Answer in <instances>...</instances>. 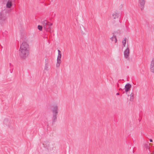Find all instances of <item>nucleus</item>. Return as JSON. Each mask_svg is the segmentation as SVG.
Segmentation results:
<instances>
[{"instance_id": "ddd939ff", "label": "nucleus", "mask_w": 154, "mask_h": 154, "mask_svg": "<svg viewBox=\"0 0 154 154\" xmlns=\"http://www.w3.org/2000/svg\"><path fill=\"white\" fill-rule=\"evenodd\" d=\"M110 39L112 41H114L115 43H116L117 42L116 36L115 35H113L112 37Z\"/></svg>"}, {"instance_id": "412c9836", "label": "nucleus", "mask_w": 154, "mask_h": 154, "mask_svg": "<svg viewBox=\"0 0 154 154\" xmlns=\"http://www.w3.org/2000/svg\"><path fill=\"white\" fill-rule=\"evenodd\" d=\"M38 28L39 30L42 31V26L41 25H38Z\"/></svg>"}, {"instance_id": "4be33fe9", "label": "nucleus", "mask_w": 154, "mask_h": 154, "mask_svg": "<svg viewBox=\"0 0 154 154\" xmlns=\"http://www.w3.org/2000/svg\"><path fill=\"white\" fill-rule=\"evenodd\" d=\"M57 63L60 64L61 63V59H57Z\"/></svg>"}, {"instance_id": "aec40b11", "label": "nucleus", "mask_w": 154, "mask_h": 154, "mask_svg": "<svg viewBox=\"0 0 154 154\" xmlns=\"http://www.w3.org/2000/svg\"><path fill=\"white\" fill-rule=\"evenodd\" d=\"M48 66L47 65V63H45V69L46 71H48Z\"/></svg>"}, {"instance_id": "bb28decb", "label": "nucleus", "mask_w": 154, "mask_h": 154, "mask_svg": "<svg viewBox=\"0 0 154 154\" xmlns=\"http://www.w3.org/2000/svg\"><path fill=\"white\" fill-rule=\"evenodd\" d=\"M149 154H154V153H149Z\"/></svg>"}, {"instance_id": "c85d7f7f", "label": "nucleus", "mask_w": 154, "mask_h": 154, "mask_svg": "<svg viewBox=\"0 0 154 154\" xmlns=\"http://www.w3.org/2000/svg\"><path fill=\"white\" fill-rule=\"evenodd\" d=\"M47 123V125H48V124Z\"/></svg>"}, {"instance_id": "f8f14e48", "label": "nucleus", "mask_w": 154, "mask_h": 154, "mask_svg": "<svg viewBox=\"0 0 154 154\" xmlns=\"http://www.w3.org/2000/svg\"><path fill=\"white\" fill-rule=\"evenodd\" d=\"M44 145V146L45 148H46L47 149L50 147L51 145H52V144H51L49 142H47V143H44L43 144Z\"/></svg>"}, {"instance_id": "7ed1b4c3", "label": "nucleus", "mask_w": 154, "mask_h": 154, "mask_svg": "<svg viewBox=\"0 0 154 154\" xmlns=\"http://www.w3.org/2000/svg\"><path fill=\"white\" fill-rule=\"evenodd\" d=\"M112 19H120L121 18V14L119 13L114 12L113 13L111 17Z\"/></svg>"}, {"instance_id": "20e7f679", "label": "nucleus", "mask_w": 154, "mask_h": 154, "mask_svg": "<svg viewBox=\"0 0 154 154\" xmlns=\"http://www.w3.org/2000/svg\"><path fill=\"white\" fill-rule=\"evenodd\" d=\"M139 6L141 10L144 9L145 3V0H139Z\"/></svg>"}, {"instance_id": "a878e982", "label": "nucleus", "mask_w": 154, "mask_h": 154, "mask_svg": "<svg viewBox=\"0 0 154 154\" xmlns=\"http://www.w3.org/2000/svg\"><path fill=\"white\" fill-rule=\"evenodd\" d=\"M0 20V22H1V21H4V20Z\"/></svg>"}, {"instance_id": "f3484780", "label": "nucleus", "mask_w": 154, "mask_h": 154, "mask_svg": "<svg viewBox=\"0 0 154 154\" xmlns=\"http://www.w3.org/2000/svg\"><path fill=\"white\" fill-rule=\"evenodd\" d=\"M80 29L82 33H84V31H86V30L85 29L84 26L82 25V26H80Z\"/></svg>"}, {"instance_id": "423d86ee", "label": "nucleus", "mask_w": 154, "mask_h": 154, "mask_svg": "<svg viewBox=\"0 0 154 154\" xmlns=\"http://www.w3.org/2000/svg\"><path fill=\"white\" fill-rule=\"evenodd\" d=\"M129 54L130 52L129 48L128 47H127V48L124 51V57L126 59L128 58Z\"/></svg>"}, {"instance_id": "5701e85b", "label": "nucleus", "mask_w": 154, "mask_h": 154, "mask_svg": "<svg viewBox=\"0 0 154 154\" xmlns=\"http://www.w3.org/2000/svg\"><path fill=\"white\" fill-rule=\"evenodd\" d=\"M60 64L57 63L56 65L57 67H59L60 66Z\"/></svg>"}, {"instance_id": "6e6552de", "label": "nucleus", "mask_w": 154, "mask_h": 154, "mask_svg": "<svg viewBox=\"0 0 154 154\" xmlns=\"http://www.w3.org/2000/svg\"><path fill=\"white\" fill-rule=\"evenodd\" d=\"M52 113H57L58 112V106L57 105H54L53 106L52 109Z\"/></svg>"}, {"instance_id": "39448f33", "label": "nucleus", "mask_w": 154, "mask_h": 154, "mask_svg": "<svg viewBox=\"0 0 154 154\" xmlns=\"http://www.w3.org/2000/svg\"><path fill=\"white\" fill-rule=\"evenodd\" d=\"M5 1H7L6 4V7L7 8H11L12 6V2H14L15 0H4Z\"/></svg>"}, {"instance_id": "4468645a", "label": "nucleus", "mask_w": 154, "mask_h": 154, "mask_svg": "<svg viewBox=\"0 0 154 154\" xmlns=\"http://www.w3.org/2000/svg\"><path fill=\"white\" fill-rule=\"evenodd\" d=\"M54 145H51V146L48 147L47 149L49 152H51L54 149Z\"/></svg>"}, {"instance_id": "393cba45", "label": "nucleus", "mask_w": 154, "mask_h": 154, "mask_svg": "<svg viewBox=\"0 0 154 154\" xmlns=\"http://www.w3.org/2000/svg\"><path fill=\"white\" fill-rule=\"evenodd\" d=\"M119 93H117L116 94V95H119Z\"/></svg>"}, {"instance_id": "9b49d317", "label": "nucleus", "mask_w": 154, "mask_h": 154, "mask_svg": "<svg viewBox=\"0 0 154 154\" xmlns=\"http://www.w3.org/2000/svg\"><path fill=\"white\" fill-rule=\"evenodd\" d=\"M4 123L7 125H9L11 123V121L8 119H5L4 120Z\"/></svg>"}, {"instance_id": "f257e3e1", "label": "nucleus", "mask_w": 154, "mask_h": 154, "mask_svg": "<svg viewBox=\"0 0 154 154\" xmlns=\"http://www.w3.org/2000/svg\"><path fill=\"white\" fill-rule=\"evenodd\" d=\"M29 47L27 43L23 42L20 45L19 50L20 56L25 58L29 54Z\"/></svg>"}, {"instance_id": "0eeeda50", "label": "nucleus", "mask_w": 154, "mask_h": 154, "mask_svg": "<svg viewBox=\"0 0 154 154\" xmlns=\"http://www.w3.org/2000/svg\"><path fill=\"white\" fill-rule=\"evenodd\" d=\"M131 87V85L129 83H127L125 85L124 89H125V91L126 93L130 90Z\"/></svg>"}, {"instance_id": "f03ea898", "label": "nucleus", "mask_w": 154, "mask_h": 154, "mask_svg": "<svg viewBox=\"0 0 154 154\" xmlns=\"http://www.w3.org/2000/svg\"><path fill=\"white\" fill-rule=\"evenodd\" d=\"M44 28H45L46 31H49L51 30V26L52 25V23H49L47 20H44L43 22Z\"/></svg>"}, {"instance_id": "9d476101", "label": "nucleus", "mask_w": 154, "mask_h": 154, "mask_svg": "<svg viewBox=\"0 0 154 154\" xmlns=\"http://www.w3.org/2000/svg\"><path fill=\"white\" fill-rule=\"evenodd\" d=\"M150 69L151 71L152 72L154 73V60H152L151 62Z\"/></svg>"}, {"instance_id": "dca6fc26", "label": "nucleus", "mask_w": 154, "mask_h": 154, "mask_svg": "<svg viewBox=\"0 0 154 154\" xmlns=\"http://www.w3.org/2000/svg\"><path fill=\"white\" fill-rule=\"evenodd\" d=\"M5 15L3 11L0 12V19L3 18L5 17Z\"/></svg>"}, {"instance_id": "a211bd4d", "label": "nucleus", "mask_w": 154, "mask_h": 154, "mask_svg": "<svg viewBox=\"0 0 154 154\" xmlns=\"http://www.w3.org/2000/svg\"><path fill=\"white\" fill-rule=\"evenodd\" d=\"M126 38H125V39L122 41V43L123 45L124 46V47L125 46V45H126Z\"/></svg>"}, {"instance_id": "2eb2a0df", "label": "nucleus", "mask_w": 154, "mask_h": 154, "mask_svg": "<svg viewBox=\"0 0 154 154\" xmlns=\"http://www.w3.org/2000/svg\"><path fill=\"white\" fill-rule=\"evenodd\" d=\"M58 56L57 57V59H61V53L60 51L59 50H58Z\"/></svg>"}, {"instance_id": "b1692460", "label": "nucleus", "mask_w": 154, "mask_h": 154, "mask_svg": "<svg viewBox=\"0 0 154 154\" xmlns=\"http://www.w3.org/2000/svg\"><path fill=\"white\" fill-rule=\"evenodd\" d=\"M149 141L150 142H152V139H150Z\"/></svg>"}, {"instance_id": "1a4fd4ad", "label": "nucleus", "mask_w": 154, "mask_h": 154, "mask_svg": "<svg viewBox=\"0 0 154 154\" xmlns=\"http://www.w3.org/2000/svg\"><path fill=\"white\" fill-rule=\"evenodd\" d=\"M53 116L52 117V120L53 122H55L57 119V113H52Z\"/></svg>"}, {"instance_id": "6ab92c4d", "label": "nucleus", "mask_w": 154, "mask_h": 154, "mask_svg": "<svg viewBox=\"0 0 154 154\" xmlns=\"http://www.w3.org/2000/svg\"><path fill=\"white\" fill-rule=\"evenodd\" d=\"M134 94L132 93H131L130 95V96L131 97V99H130V101H132L134 99Z\"/></svg>"}, {"instance_id": "cd10ccee", "label": "nucleus", "mask_w": 154, "mask_h": 154, "mask_svg": "<svg viewBox=\"0 0 154 154\" xmlns=\"http://www.w3.org/2000/svg\"><path fill=\"white\" fill-rule=\"evenodd\" d=\"M11 63H10V66L11 65Z\"/></svg>"}]
</instances>
